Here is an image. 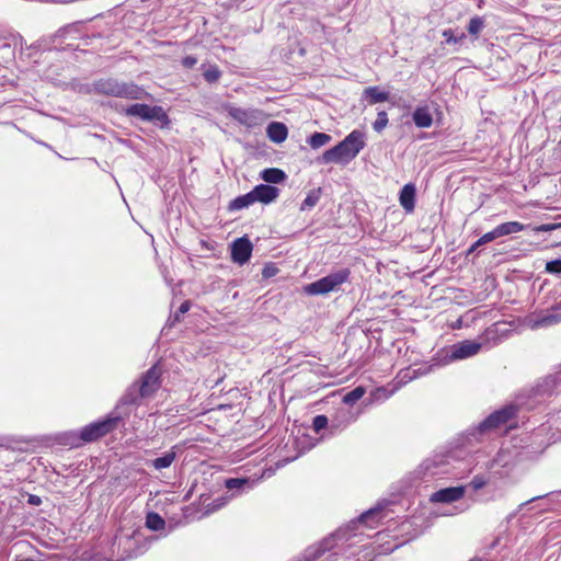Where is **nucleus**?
Segmentation results:
<instances>
[{"label": "nucleus", "instance_id": "f257e3e1", "mask_svg": "<svg viewBox=\"0 0 561 561\" xmlns=\"http://www.w3.org/2000/svg\"><path fill=\"white\" fill-rule=\"evenodd\" d=\"M465 450L457 448L435 453L426 458L419 467L423 479H461L472 471V461L463 458Z\"/></svg>", "mask_w": 561, "mask_h": 561}, {"label": "nucleus", "instance_id": "f03ea898", "mask_svg": "<svg viewBox=\"0 0 561 561\" xmlns=\"http://www.w3.org/2000/svg\"><path fill=\"white\" fill-rule=\"evenodd\" d=\"M357 534H351L348 530L339 529L331 537L323 539L318 547H311L307 550V561H337L340 558L345 560L355 556L354 546L359 542Z\"/></svg>", "mask_w": 561, "mask_h": 561}, {"label": "nucleus", "instance_id": "7ed1b4c3", "mask_svg": "<svg viewBox=\"0 0 561 561\" xmlns=\"http://www.w3.org/2000/svg\"><path fill=\"white\" fill-rule=\"evenodd\" d=\"M365 146V133L359 129H354L336 146L325 150L320 161L325 164L336 163L346 165L357 157Z\"/></svg>", "mask_w": 561, "mask_h": 561}, {"label": "nucleus", "instance_id": "20e7f679", "mask_svg": "<svg viewBox=\"0 0 561 561\" xmlns=\"http://www.w3.org/2000/svg\"><path fill=\"white\" fill-rule=\"evenodd\" d=\"M160 387V370L152 366L144 374L139 382L131 385L122 397V404H137L140 399L153 394Z\"/></svg>", "mask_w": 561, "mask_h": 561}, {"label": "nucleus", "instance_id": "39448f33", "mask_svg": "<svg viewBox=\"0 0 561 561\" xmlns=\"http://www.w3.org/2000/svg\"><path fill=\"white\" fill-rule=\"evenodd\" d=\"M482 344L471 340H463L439 350L432 358L436 367L449 365L456 360H462L477 355Z\"/></svg>", "mask_w": 561, "mask_h": 561}, {"label": "nucleus", "instance_id": "423d86ee", "mask_svg": "<svg viewBox=\"0 0 561 561\" xmlns=\"http://www.w3.org/2000/svg\"><path fill=\"white\" fill-rule=\"evenodd\" d=\"M94 90L99 94L128 100H141L147 94L142 88L135 83L122 82L113 78L98 80L94 83Z\"/></svg>", "mask_w": 561, "mask_h": 561}, {"label": "nucleus", "instance_id": "0eeeda50", "mask_svg": "<svg viewBox=\"0 0 561 561\" xmlns=\"http://www.w3.org/2000/svg\"><path fill=\"white\" fill-rule=\"evenodd\" d=\"M350 276L351 271L348 268H341L313 283L307 284L304 287V293L310 296H318L337 291L343 284L350 280Z\"/></svg>", "mask_w": 561, "mask_h": 561}, {"label": "nucleus", "instance_id": "6e6552de", "mask_svg": "<svg viewBox=\"0 0 561 561\" xmlns=\"http://www.w3.org/2000/svg\"><path fill=\"white\" fill-rule=\"evenodd\" d=\"M119 420H121L119 415L112 414L102 421L91 423V424L84 426L83 428H81L79 435L71 434V437H72L71 444L73 446H79L80 442H83V443L94 442V440L99 439L100 437L106 435L114 428H116Z\"/></svg>", "mask_w": 561, "mask_h": 561}, {"label": "nucleus", "instance_id": "1a4fd4ad", "mask_svg": "<svg viewBox=\"0 0 561 561\" xmlns=\"http://www.w3.org/2000/svg\"><path fill=\"white\" fill-rule=\"evenodd\" d=\"M128 116L139 117L142 121L160 123L165 126L170 123L169 117L161 106L148 104H133L126 108Z\"/></svg>", "mask_w": 561, "mask_h": 561}, {"label": "nucleus", "instance_id": "9d476101", "mask_svg": "<svg viewBox=\"0 0 561 561\" xmlns=\"http://www.w3.org/2000/svg\"><path fill=\"white\" fill-rule=\"evenodd\" d=\"M527 323L531 329L549 328L561 323V301L558 300L550 308L531 314Z\"/></svg>", "mask_w": 561, "mask_h": 561}, {"label": "nucleus", "instance_id": "9b49d317", "mask_svg": "<svg viewBox=\"0 0 561 561\" xmlns=\"http://www.w3.org/2000/svg\"><path fill=\"white\" fill-rule=\"evenodd\" d=\"M359 414L360 411H354L352 407H340L330 419V434L343 432L358 419Z\"/></svg>", "mask_w": 561, "mask_h": 561}, {"label": "nucleus", "instance_id": "f8f14e48", "mask_svg": "<svg viewBox=\"0 0 561 561\" xmlns=\"http://www.w3.org/2000/svg\"><path fill=\"white\" fill-rule=\"evenodd\" d=\"M516 407L507 405L490 414L478 428L479 434H484L489 431L499 428L501 425L506 424L516 415Z\"/></svg>", "mask_w": 561, "mask_h": 561}, {"label": "nucleus", "instance_id": "ddd939ff", "mask_svg": "<svg viewBox=\"0 0 561 561\" xmlns=\"http://www.w3.org/2000/svg\"><path fill=\"white\" fill-rule=\"evenodd\" d=\"M229 115L234 121L250 128L259 126L264 118V114L262 111L253 108L245 110L240 107H232L229 111Z\"/></svg>", "mask_w": 561, "mask_h": 561}, {"label": "nucleus", "instance_id": "4468645a", "mask_svg": "<svg viewBox=\"0 0 561 561\" xmlns=\"http://www.w3.org/2000/svg\"><path fill=\"white\" fill-rule=\"evenodd\" d=\"M252 250V243L248 238H238L231 244V259L234 263L243 265L250 260Z\"/></svg>", "mask_w": 561, "mask_h": 561}, {"label": "nucleus", "instance_id": "2eb2a0df", "mask_svg": "<svg viewBox=\"0 0 561 561\" xmlns=\"http://www.w3.org/2000/svg\"><path fill=\"white\" fill-rule=\"evenodd\" d=\"M465 495V486H450L440 489L436 492H434L430 496V501L432 503H453L460 499H462Z\"/></svg>", "mask_w": 561, "mask_h": 561}, {"label": "nucleus", "instance_id": "dca6fc26", "mask_svg": "<svg viewBox=\"0 0 561 561\" xmlns=\"http://www.w3.org/2000/svg\"><path fill=\"white\" fill-rule=\"evenodd\" d=\"M387 504L388 503H378L374 508L363 513L359 517L358 524L373 528L374 522L378 523L388 516V514L385 512Z\"/></svg>", "mask_w": 561, "mask_h": 561}, {"label": "nucleus", "instance_id": "f3484780", "mask_svg": "<svg viewBox=\"0 0 561 561\" xmlns=\"http://www.w3.org/2000/svg\"><path fill=\"white\" fill-rule=\"evenodd\" d=\"M434 367H436V365H434V362L431 360V364L425 366L424 368H419V369L407 368V369L400 370V373L397 376V382L394 386H398V389H399L402 385H405V383L412 381L413 379L417 378L419 376H423V375L431 373Z\"/></svg>", "mask_w": 561, "mask_h": 561}, {"label": "nucleus", "instance_id": "a211bd4d", "mask_svg": "<svg viewBox=\"0 0 561 561\" xmlns=\"http://www.w3.org/2000/svg\"><path fill=\"white\" fill-rule=\"evenodd\" d=\"M251 192L255 203L260 202L263 204H268L278 196L279 190L272 185L260 184L256 185Z\"/></svg>", "mask_w": 561, "mask_h": 561}, {"label": "nucleus", "instance_id": "6ab92c4d", "mask_svg": "<svg viewBox=\"0 0 561 561\" xmlns=\"http://www.w3.org/2000/svg\"><path fill=\"white\" fill-rule=\"evenodd\" d=\"M23 38L20 35L0 37V50L5 53L3 57L13 58L18 47H20L21 50L23 49Z\"/></svg>", "mask_w": 561, "mask_h": 561}, {"label": "nucleus", "instance_id": "aec40b11", "mask_svg": "<svg viewBox=\"0 0 561 561\" xmlns=\"http://www.w3.org/2000/svg\"><path fill=\"white\" fill-rule=\"evenodd\" d=\"M415 186L412 183L405 184L400 191V205L407 213H412L415 208Z\"/></svg>", "mask_w": 561, "mask_h": 561}, {"label": "nucleus", "instance_id": "412c9836", "mask_svg": "<svg viewBox=\"0 0 561 561\" xmlns=\"http://www.w3.org/2000/svg\"><path fill=\"white\" fill-rule=\"evenodd\" d=\"M412 121L419 128H430L433 124V116L427 105L417 106L412 113Z\"/></svg>", "mask_w": 561, "mask_h": 561}, {"label": "nucleus", "instance_id": "4be33fe9", "mask_svg": "<svg viewBox=\"0 0 561 561\" xmlns=\"http://www.w3.org/2000/svg\"><path fill=\"white\" fill-rule=\"evenodd\" d=\"M266 134L271 141L282 144L288 136V129L283 123L272 122L266 128Z\"/></svg>", "mask_w": 561, "mask_h": 561}, {"label": "nucleus", "instance_id": "5701e85b", "mask_svg": "<svg viewBox=\"0 0 561 561\" xmlns=\"http://www.w3.org/2000/svg\"><path fill=\"white\" fill-rule=\"evenodd\" d=\"M174 448L175 447L171 448L160 457L149 460L147 465L153 467L156 470H162L171 467L176 458Z\"/></svg>", "mask_w": 561, "mask_h": 561}, {"label": "nucleus", "instance_id": "b1692460", "mask_svg": "<svg viewBox=\"0 0 561 561\" xmlns=\"http://www.w3.org/2000/svg\"><path fill=\"white\" fill-rule=\"evenodd\" d=\"M363 96L368 104L374 105L389 100V93L381 91L379 87H368L364 90Z\"/></svg>", "mask_w": 561, "mask_h": 561}, {"label": "nucleus", "instance_id": "393cba45", "mask_svg": "<svg viewBox=\"0 0 561 561\" xmlns=\"http://www.w3.org/2000/svg\"><path fill=\"white\" fill-rule=\"evenodd\" d=\"M259 480L251 478H230L227 479L225 485L228 490H251L254 488Z\"/></svg>", "mask_w": 561, "mask_h": 561}, {"label": "nucleus", "instance_id": "a878e982", "mask_svg": "<svg viewBox=\"0 0 561 561\" xmlns=\"http://www.w3.org/2000/svg\"><path fill=\"white\" fill-rule=\"evenodd\" d=\"M552 494H553V493H549V494H546V495L535 496V497H533V499H530V500H528V501H526V502H524V503L519 504L518 508H517L515 512H513V513H511V514L508 515V520H511L512 518H514V517L517 515V513H518V512H520V511H522L525 506H527L528 504H530V503H533V502H536V501L543 500V499H548V502H547V504H545V505H543V504L538 505V506H537V507H538V511H539L540 513H543V512L549 511V510L552 507V500H551V497H550Z\"/></svg>", "mask_w": 561, "mask_h": 561}, {"label": "nucleus", "instance_id": "bb28decb", "mask_svg": "<svg viewBox=\"0 0 561 561\" xmlns=\"http://www.w3.org/2000/svg\"><path fill=\"white\" fill-rule=\"evenodd\" d=\"M526 226L519 221H507L495 227L499 238L525 230Z\"/></svg>", "mask_w": 561, "mask_h": 561}, {"label": "nucleus", "instance_id": "cd10ccee", "mask_svg": "<svg viewBox=\"0 0 561 561\" xmlns=\"http://www.w3.org/2000/svg\"><path fill=\"white\" fill-rule=\"evenodd\" d=\"M261 179L266 183L278 184L286 179V173L277 168H268L261 172Z\"/></svg>", "mask_w": 561, "mask_h": 561}, {"label": "nucleus", "instance_id": "c85d7f7f", "mask_svg": "<svg viewBox=\"0 0 561 561\" xmlns=\"http://www.w3.org/2000/svg\"><path fill=\"white\" fill-rule=\"evenodd\" d=\"M398 390V386H392L390 389L388 387H379L370 392V398L373 402H383L389 399L396 391Z\"/></svg>", "mask_w": 561, "mask_h": 561}, {"label": "nucleus", "instance_id": "c756f323", "mask_svg": "<svg viewBox=\"0 0 561 561\" xmlns=\"http://www.w3.org/2000/svg\"><path fill=\"white\" fill-rule=\"evenodd\" d=\"M255 202H254L252 192H249V193L238 196L237 198L231 201V203L229 205V209L230 210H240V209L249 207L250 205H252Z\"/></svg>", "mask_w": 561, "mask_h": 561}, {"label": "nucleus", "instance_id": "7c9ffc66", "mask_svg": "<svg viewBox=\"0 0 561 561\" xmlns=\"http://www.w3.org/2000/svg\"><path fill=\"white\" fill-rule=\"evenodd\" d=\"M332 140V137L325 133H313L307 140L312 149H319L328 145Z\"/></svg>", "mask_w": 561, "mask_h": 561}, {"label": "nucleus", "instance_id": "2f4dec72", "mask_svg": "<svg viewBox=\"0 0 561 561\" xmlns=\"http://www.w3.org/2000/svg\"><path fill=\"white\" fill-rule=\"evenodd\" d=\"M548 427L552 431V438L554 440L561 438V411L553 413L548 420Z\"/></svg>", "mask_w": 561, "mask_h": 561}, {"label": "nucleus", "instance_id": "473e14b6", "mask_svg": "<svg viewBox=\"0 0 561 561\" xmlns=\"http://www.w3.org/2000/svg\"><path fill=\"white\" fill-rule=\"evenodd\" d=\"M320 196H321V190L320 188L310 191L307 194V196L304 199V202L301 203L300 210L301 211H306V210H309V209L313 208L318 204V202L320 199Z\"/></svg>", "mask_w": 561, "mask_h": 561}, {"label": "nucleus", "instance_id": "72a5a7b5", "mask_svg": "<svg viewBox=\"0 0 561 561\" xmlns=\"http://www.w3.org/2000/svg\"><path fill=\"white\" fill-rule=\"evenodd\" d=\"M365 392H366V390L362 386H358V387L354 388L353 390H351L350 392H347L343 397V403L345 404L344 407L353 405L355 402H357L359 399H362L364 397Z\"/></svg>", "mask_w": 561, "mask_h": 561}, {"label": "nucleus", "instance_id": "f704fd0d", "mask_svg": "<svg viewBox=\"0 0 561 561\" xmlns=\"http://www.w3.org/2000/svg\"><path fill=\"white\" fill-rule=\"evenodd\" d=\"M164 519L157 513H148L146 517V526L151 530H161L164 528Z\"/></svg>", "mask_w": 561, "mask_h": 561}, {"label": "nucleus", "instance_id": "c9c22d12", "mask_svg": "<svg viewBox=\"0 0 561 561\" xmlns=\"http://www.w3.org/2000/svg\"><path fill=\"white\" fill-rule=\"evenodd\" d=\"M389 119L385 111H380L377 114L376 121L373 123V128L377 133H381L388 125Z\"/></svg>", "mask_w": 561, "mask_h": 561}, {"label": "nucleus", "instance_id": "e433bc0d", "mask_svg": "<svg viewBox=\"0 0 561 561\" xmlns=\"http://www.w3.org/2000/svg\"><path fill=\"white\" fill-rule=\"evenodd\" d=\"M221 76V71L217 66H209L203 73L204 79L209 82L214 83L219 80Z\"/></svg>", "mask_w": 561, "mask_h": 561}, {"label": "nucleus", "instance_id": "4c0bfd02", "mask_svg": "<svg viewBox=\"0 0 561 561\" xmlns=\"http://www.w3.org/2000/svg\"><path fill=\"white\" fill-rule=\"evenodd\" d=\"M484 27V21L480 16H474L469 21L468 32L471 35H478Z\"/></svg>", "mask_w": 561, "mask_h": 561}, {"label": "nucleus", "instance_id": "58836bf2", "mask_svg": "<svg viewBox=\"0 0 561 561\" xmlns=\"http://www.w3.org/2000/svg\"><path fill=\"white\" fill-rule=\"evenodd\" d=\"M312 426L317 433H320L324 428L330 431V420L325 415H317L313 417Z\"/></svg>", "mask_w": 561, "mask_h": 561}, {"label": "nucleus", "instance_id": "ea45409f", "mask_svg": "<svg viewBox=\"0 0 561 561\" xmlns=\"http://www.w3.org/2000/svg\"><path fill=\"white\" fill-rule=\"evenodd\" d=\"M229 500H230L229 496H219V497L215 499L211 502V504L209 505L207 512H215L217 510H220L229 502Z\"/></svg>", "mask_w": 561, "mask_h": 561}, {"label": "nucleus", "instance_id": "a19ab883", "mask_svg": "<svg viewBox=\"0 0 561 561\" xmlns=\"http://www.w3.org/2000/svg\"><path fill=\"white\" fill-rule=\"evenodd\" d=\"M488 484V479L484 476L477 474L470 482V485L474 491H478Z\"/></svg>", "mask_w": 561, "mask_h": 561}, {"label": "nucleus", "instance_id": "79ce46f5", "mask_svg": "<svg viewBox=\"0 0 561 561\" xmlns=\"http://www.w3.org/2000/svg\"><path fill=\"white\" fill-rule=\"evenodd\" d=\"M499 236H497V232H496V229L494 228L493 230L484 233L483 236H481L479 239H478V244H486L489 242H492L493 240L497 239Z\"/></svg>", "mask_w": 561, "mask_h": 561}, {"label": "nucleus", "instance_id": "37998d69", "mask_svg": "<svg viewBox=\"0 0 561 561\" xmlns=\"http://www.w3.org/2000/svg\"><path fill=\"white\" fill-rule=\"evenodd\" d=\"M546 271L550 274L561 273V260L558 259V260L547 262Z\"/></svg>", "mask_w": 561, "mask_h": 561}, {"label": "nucleus", "instance_id": "c03bdc74", "mask_svg": "<svg viewBox=\"0 0 561 561\" xmlns=\"http://www.w3.org/2000/svg\"><path fill=\"white\" fill-rule=\"evenodd\" d=\"M443 36H444V38H445L447 44H456V43H458L460 39H462L465 37L463 34L460 37H456L454 35V31L451 28L444 30L443 31Z\"/></svg>", "mask_w": 561, "mask_h": 561}, {"label": "nucleus", "instance_id": "a18cd8bd", "mask_svg": "<svg viewBox=\"0 0 561 561\" xmlns=\"http://www.w3.org/2000/svg\"><path fill=\"white\" fill-rule=\"evenodd\" d=\"M505 455L502 453H499L496 458H494L491 463L488 466L489 469H494L497 465L501 467H506L507 461L504 459Z\"/></svg>", "mask_w": 561, "mask_h": 561}, {"label": "nucleus", "instance_id": "49530a36", "mask_svg": "<svg viewBox=\"0 0 561 561\" xmlns=\"http://www.w3.org/2000/svg\"><path fill=\"white\" fill-rule=\"evenodd\" d=\"M561 227V224H545L534 228L537 232H548Z\"/></svg>", "mask_w": 561, "mask_h": 561}, {"label": "nucleus", "instance_id": "de8ad7c7", "mask_svg": "<svg viewBox=\"0 0 561 561\" xmlns=\"http://www.w3.org/2000/svg\"><path fill=\"white\" fill-rule=\"evenodd\" d=\"M277 272V268L274 266V265H266L264 266L263 271H262V275L264 278H270L272 276H274Z\"/></svg>", "mask_w": 561, "mask_h": 561}, {"label": "nucleus", "instance_id": "09e8293b", "mask_svg": "<svg viewBox=\"0 0 561 561\" xmlns=\"http://www.w3.org/2000/svg\"><path fill=\"white\" fill-rule=\"evenodd\" d=\"M197 64V59L194 56H186L182 59V65L185 68H193Z\"/></svg>", "mask_w": 561, "mask_h": 561}, {"label": "nucleus", "instance_id": "8fccbe9b", "mask_svg": "<svg viewBox=\"0 0 561 561\" xmlns=\"http://www.w3.org/2000/svg\"><path fill=\"white\" fill-rule=\"evenodd\" d=\"M188 309H190V302H188V301H185V302H183V304L180 306L179 311H180L181 313H185V312H187V311H188Z\"/></svg>", "mask_w": 561, "mask_h": 561}, {"label": "nucleus", "instance_id": "3c124183", "mask_svg": "<svg viewBox=\"0 0 561 561\" xmlns=\"http://www.w3.org/2000/svg\"><path fill=\"white\" fill-rule=\"evenodd\" d=\"M482 244H478V240L471 244V247L468 249L467 251V254H471L473 253L479 247H481Z\"/></svg>", "mask_w": 561, "mask_h": 561}, {"label": "nucleus", "instance_id": "603ef678", "mask_svg": "<svg viewBox=\"0 0 561 561\" xmlns=\"http://www.w3.org/2000/svg\"><path fill=\"white\" fill-rule=\"evenodd\" d=\"M28 502L34 505H38L41 503V499L36 495H31Z\"/></svg>", "mask_w": 561, "mask_h": 561}, {"label": "nucleus", "instance_id": "864d4df0", "mask_svg": "<svg viewBox=\"0 0 561 561\" xmlns=\"http://www.w3.org/2000/svg\"><path fill=\"white\" fill-rule=\"evenodd\" d=\"M355 561H373V559L369 557V553H366L363 559L357 558Z\"/></svg>", "mask_w": 561, "mask_h": 561}, {"label": "nucleus", "instance_id": "5fc2aeb1", "mask_svg": "<svg viewBox=\"0 0 561 561\" xmlns=\"http://www.w3.org/2000/svg\"><path fill=\"white\" fill-rule=\"evenodd\" d=\"M142 552H144V550L138 551V552H135V553H133V554H129V556L127 557V559L138 557V556H139V554H141Z\"/></svg>", "mask_w": 561, "mask_h": 561}, {"label": "nucleus", "instance_id": "6e6d98bb", "mask_svg": "<svg viewBox=\"0 0 561 561\" xmlns=\"http://www.w3.org/2000/svg\"><path fill=\"white\" fill-rule=\"evenodd\" d=\"M133 543H134V542H133L130 539H127V540H126V546H127L128 548H130Z\"/></svg>", "mask_w": 561, "mask_h": 561}, {"label": "nucleus", "instance_id": "4d7b16f0", "mask_svg": "<svg viewBox=\"0 0 561 561\" xmlns=\"http://www.w3.org/2000/svg\"><path fill=\"white\" fill-rule=\"evenodd\" d=\"M469 561H482V559L479 557H474V558L470 559Z\"/></svg>", "mask_w": 561, "mask_h": 561}, {"label": "nucleus", "instance_id": "13d9d810", "mask_svg": "<svg viewBox=\"0 0 561 561\" xmlns=\"http://www.w3.org/2000/svg\"><path fill=\"white\" fill-rule=\"evenodd\" d=\"M39 45H30V48H37Z\"/></svg>", "mask_w": 561, "mask_h": 561}]
</instances>
